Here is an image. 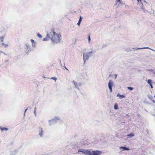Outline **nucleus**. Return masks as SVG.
<instances>
[{"instance_id":"1","label":"nucleus","mask_w":155,"mask_h":155,"mask_svg":"<svg viewBox=\"0 0 155 155\" xmlns=\"http://www.w3.org/2000/svg\"><path fill=\"white\" fill-rule=\"evenodd\" d=\"M50 38L53 43H58L59 42L61 39V36L59 34H58L51 30L49 33H48L46 37L44 38L43 41H47Z\"/></svg>"},{"instance_id":"2","label":"nucleus","mask_w":155,"mask_h":155,"mask_svg":"<svg viewBox=\"0 0 155 155\" xmlns=\"http://www.w3.org/2000/svg\"><path fill=\"white\" fill-rule=\"evenodd\" d=\"M95 52L94 51H92L88 53L84 52L83 54V60L84 62L88 60L90 57L92 56Z\"/></svg>"},{"instance_id":"3","label":"nucleus","mask_w":155,"mask_h":155,"mask_svg":"<svg viewBox=\"0 0 155 155\" xmlns=\"http://www.w3.org/2000/svg\"><path fill=\"white\" fill-rule=\"evenodd\" d=\"M81 152L84 154L85 155H92V151L88 150H85L84 149L79 150L78 153Z\"/></svg>"},{"instance_id":"4","label":"nucleus","mask_w":155,"mask_h":155,"mask_svg":"<svg viewBox=\"0 0 155 155\" xmlns=\"http://www.w3.org/2000/svg\"><path fill=\"white\" fill-rule=\"evenodd\" d=\"M58 118L55 117L54 119L49 120V124L50 126H51L57 123V120H58Z\"/></svg>"},{"instance_id":"5","label":"nucleus","mask_w":155,"mask_h":155,"mask_svg":"<svg viewBox=\"0 0 155 155\" xmlns=\"http://www.w3.org/2000/svg\"><path fill=\"white\" fill-rule=\"evenodd\" d=\"M113 84L114 82L110 80L109 81L108 84V87L110 92H111L112 91V87L113 86Z\"/></svg>"},{"instance_id":"6","label":"nucleus","mask_w":155,"mask_h":155,"mask_svg":"<svg viewBox=\"0 0 155 155\" xmlns=\"http://www.w3.org/2000/svg\"><path fill=\"white\" fill-rule=\"evenodd\" d=\"M102 154V152L98 150H93L92 151V155H101Z\"/></svg>"},{"instance_id":"7","label":"nucleus","mask_w":155,"mask_h":155,"mask_svg":"<svg viewBox=\"0 0 155 155\" xmlns=\"http://www.w3.org/2000/svg\"><path fill=\"white\" fill-rule=\"evenodd\" d=\"M73 83L74 85H75V87L77 88L78 89H79V87L81 86V84L79 83L77 84V82H75L74 81H73Z\"/></svg>"},{"instance_id":"8","label":"nucleus","mask_w":155,"mask_h":155,"mask_svg":"<svg viewBox=\"0 0 155 155\" xmlns=\"http://www.w3.org/2000/svg\"><path fill=\"white\" fill-rule=\"evenodd\" d=\"M119 149L121 151H122L124 150H130L129 149L124 147H120Z\"/></svg>"},{"instance_id":"9","label":"nucleus","mask_w":155,"mask_h":155,"mask_svg":"<svg viewBox=\"0 0 155 155\" xmlns=\"http://www.w3.org/2000/svg\"><path fill=\"white\" fill-rule=\"evenodd\" d=\"M39 133V135L41 137H42L43 135V131L42 130V128H40Z\"/></svg>"},{"instance_id":"10","label":"nucleus","mask_w":155,"mask_h":155,"mask_svg":"<svg viewBox=\"0 0 155 155\" xmlns=\"http://www.w3.org/2000/svg\"><path fill=\"white\" fill-rule=\"evenodd\" d=\"M150 49L151 50H152L153 51H155V50H153V49H152L151 48H149V47H148L142 48H135V50H139V49Z\"/></svg>"},{"instance_id":"11","label":"nucleus","mask_w":155,"mask_h":155,"mask_svg":"<svg viewBox=\"0 0 155 155\" xmlns=\"http://www.w3.org/2000/svg\"><path fill=\"white\" fill-rule=\"evenodd\" d=\"M31 41L32 43V46L33 47H35L36 46V43L34 41L31 39Z\"/></svg>"},{"instance_id":"12","label":"nucleus","mask_w":155,"mask_h":155,"mask_svg":"<svg viewBox=\"0 0 155 155\" xmlns=\"http://www.w3.org/2000/svg\"><path fill=\"white\" fill-rule=\"evenodd\" d=\"M117 97H119L120 98V99H122L123 98H125V96L123 95H120L119 94H118L117 95Z\"/></svg>"},{"instance_id":"13","label":"nucleus","mask_w":155,"mask_h":155,"mask_svg":"<svg viewBox=\"0 0 155 155\" xmlns=\"http://www.w3.org/2000/svg\"><path fill=\"white\" fill-rule=\"evenodd\" d=\"M148 97L154 103H155V101L154 100H152L153 97L149 95L148 96Z\"/></svg>"},{"instance_id":"14","label":"nucleus","mask_w":155,"mask_h":155,"mask_svg":"<svg viewBox=\"0 0 155 155\" xmlns=\"http://www.w3.org/2000/svg\"><path fill=\"white\" fill-rule=\"evenodd\" d=\"M134 134L133 133H130L129 134H127V136L128 137H131L133 136H134Z\"/></svg>"},{"instance_id":"15","label":"nucleus","mask_w":155,"mask_h":155,"mask_svg":"<svg viewBox=\"0 0 155 155\" xmlns=\"http://www.w3.org/2000/svg\"><path fill=\"white\" fill-rule=\"evenodd\" d=\"M0 128L2 131H3L4 130H5L6 131H7L8 130V129L4 127L2 128H1V127H0Z\"/></svg>"},{"instance_id":"16","label":"nucleus","mask_w":155,"mask_h":155,"mask_svg":"<svg viewBox=\"0 0 155 155\" xmlns=\"http://www.w3.org/2000/svg\"><path fill=\"white\" fill-rule=\"evenodd\" d=\"M30 46L29 44H27L25 45V48H27V49L30 48Z\"/></svg>"},{"instance_id":"17","label":"nucleus","mask_w":155,"mask_h":155,"mask_svg":"<svg viewBox=\"0 0 155 155\" xmlns=\"http://www.w3.org/2000/svg\"><path fill=\"white\" fill-rule=\"evenodd\" d=\"M152 80L150 79H149L148 80L147 82L149 84L151 85V84H152Z\"/></svg>"},{"instance_id":"18","label":"nucleus","mask_w":155,"mask_h":155,"mask_svg":"<svg viewBox=\"0 0 155 155\" xmlns=\"http://www.w3.org/2000/svg\"><path fill=\"white\" fill-rule=\"evenodd\" d=\"M114 108L115 109H117L118 108V105L117 104H115L114 105Z\"/></svg>"},{"instance_id":"19","label":"nucleus","mask_w":155,"mask_h":155,"mask_svg":"<svg viewBox=\"0 0 155 155\" xmlns=\"http://www.w3.org/2000/svg\"><path fill=\"white\" fill-rule=\"evenodd\" d=\"M4 40V36H2L0 37V41L1 42L3 41Z\"/></svg>"},{"instance_id":"20","label":"nucleus","mask_w":155,"mask_h":155,"mask_svg":"<svg viewBox=\"0 0 155 155\" xmlns=\"http://www.w3.org/2000/svg\"><path fill=\"white\" fill-rule=\"evenodd\" d=\"M2 45H3L4 47L5 48H6L8 46V44H4V43H3L2 44Z\"/></svg>"},{"instance_id":"21","label":"nucleus","mask_w":155,"mask_h":155,"mask_svg":"<svg viewBox=\"0 0 155 155\" xmlns=\"http://www.w3.org/2000/svg\"><path fill=\"white\" fill-rule=\"evenodd\" d=\"M51 79L54 80L55 81H56L57 80V78L55 77H52V78H51Z\"/></svg>"},{"instance_id":"22","label":"nucleus","mask_w":155,"mask_h":155,"mask_svg":"<svg viewBox=\"0 0 155 155\" xmlns=\"http://www.w3.org/2000/svg\"><path fill=\"white\" fill-rule=\"evenodd\" d=\"M127 88L130 90H132L133 89V87H127Z\"/></svg>"},{"instance_id":"23","label":"nucleus","mask_w":155,"mask_h":155,"mask_svg":"<svg viewBox=\"0 0 155 155\" xmlns=\"http://www.w3.org/2000/svg\"><path fill=\"white\" fill-rule=\"evenodd\" d=\"M140 4H141V8L142 9H143V5L142 3L141 2H140Z\"/></svg>"},{"instance_id":"24","label":"nucleus","mask_w":155,"mask_h":155,"mask_svg":"<svg viewBox=\"0 0 155 155\" xmlns=\"http://www.w3.org/2000/svg\"><path fill=\"white\" fill-rule=\"evenodd\" d=\"M100 45H97L96 46V47L97 49H100Z\"/></svg>"},{"instance_id":"25","label":"nucleus","mask_w":155,"mask_h":155,"mask_svg":"<svg viewBox=\"0 0 155 155\" xmlns=\"http://www.w3.org/2000/svg\"><path fill=\"white\" fill-rule=\"evenodd\" d=\"M119 4H124L123 2L121 1V0H120V1H119Z\"/></svg>"},{"instance_id":"26","label":"nucleus","mask_w":155,"mask_h":155,"mask_svg":"<svg viewBox=\"0 0 155 155\" xmlns=\"http://www.w3.org/2000/svg\"><path fill=\"white\" fill-rule=\"evenodd\" d=\"M37 35L39 38H41L42 37L41 35L40 34H38Z\"/></svg>"},{"instance_id":"27","label":"nucleus","mask_w":155,"mask_h":155,"mask_svg":"<svg viewBox=\"0 0 155 155\" xmlns=\"http://www.w3.org/2000/svg\"><path fill=\"white\" fill-rule=\"evenodd\" d=\"M82 17L81 16H80L79 18V21L81 22L82 21Z\"/></svg>"},{"instance_id":"28","label":"nucleus","mask_w":155,"mask_h":155,"mask_svg":"<svg viewBox=\"0 0 155 155\" xmlns=\"http://www.w3.org/2000/svg\"><path fill=\"white\" fill-rule=\"evenodd\" d=\"M81 23V21H78V22L77 23V25L78 26H80Z\"/></svg>"},{"instance_id":"29","label":"nucleus","mask_w":155,"mask_h":155,"mask_svg":"<svg viewBox=\"0 0 155 155\" xmlns=\"http://www.w3.org/2000/svg\"><path fill=\"white\" fill-rule=\"evenodd\" d=\"M138 1V3L139 4L140 3V2H141V0H137Z\"/></svg>"},{"instance_id":"30","label":"nucleus","mask_w":155,"mask_h":155,"mask_svg":"<svg viewBox=\"0 0 155 155\" xmlns=\"http://www.w3.org/2000/svg\"><path fill=\"white\" fill-rule=\"evenodd\" d=\"M88 39L89 41H90V40L91 39L90 36H88Z\"/></svg>"},{"instance_id":"31","label":"nucleus","mask_w":155,"mask_h":155,"mask_svg":"<svg viewBox=\"0 0 155 155\" xmlns=\"http://www.w3.org/2000/svg\"><path fill=\"white\" fill-rule=\"evenodd\" d=\"M36 110H35L34 111V114L35 116H36Z\"/></svg>"},{"instance_id":"32","label":"nucleus","mask_w":155,"mask_h":155,"mask_svg":"<svg viewBox=\"0 0 155 155\" xmlns=\"http://www.w3.org/2000/svg\"><path fill=\"white\" fill-rule=\"evenodd\" d=\"M120 0H116V2L117 3H119V1H120Z\"/></svg>"},{"instance_id":"33","label":"nucleus","mask_w":155,"mask_h":155,"mask_svg":"<svg viewBox=\"0 0 155 155\" xmlns=\"http://www.w3.org/2000/svg\"><path fill=\"white\" fill-rule=\"evenodd\" d=\"M114 76H115V78H116L117 77V75L116 74H114Z\"/></svg>"},{"instance_id":"34","label":"nucleus","mask_w":155,"mask_h":155,"mask_svg":"<svg viewBox=\"0 0 155 155\" xmlns=\"http://www.w3.org/2000/svg\"><path fill=\"white\" fill-rule=\"evenodd\" d=\"M27 108H26V109H25V112H24L25 114H24V116H25V112H26V111H27Z\"/></svg>"},{"instance_id":"35","label":"nucleus","mask_w":155,"mask_h":155,"mask_svg":"<svg viewBox=\"0 0 155 155\" xmlns=\"http://www.w3.org/2000/svg\"><path fill=\"white\" fill-rule=\"evenodd\" d=\"M150 85V87H151V88H153V86H152V84H151V85Z\"/></svg>"},{"instance_id":"36","label":"nucleus","mask_w":155,"mask_h":155,"mask_svg":"<svg viewBox=\"0 0 155 155\" xmlns=\"http://www.w3.org/2000/svg\"><path fill=\"white\" fill-rule=\"evenodd\" d=\"M36 107H35V110H36Z\"/></svg>"},{"instance_id":"37","label":"nucleus","mask_w":155,"mask_h":155,"mask_svg":"<svg viewBox=\"0 0 155 155\" xmlns=\"http://www.w3.org/2000/svg\"><path fill=\"white\" fill-rule=\"evenodd\" d=\"M65 68L66 69L68 70V69L66 67H65Z\"/></svg>"},{"instance_id":"38","label":"nucleus","mask_w":155,"mask_h":155,"mask_svg":"<svg viewBox=\"0 0 155 155\" xmlns=\"http://www.w3.org/2000/svg\"><path fill=\"white\" fill-rule=\"evenodd\" d=\"M144 2H146L145 0H144Z\"/></svg>"}]
</instances>
